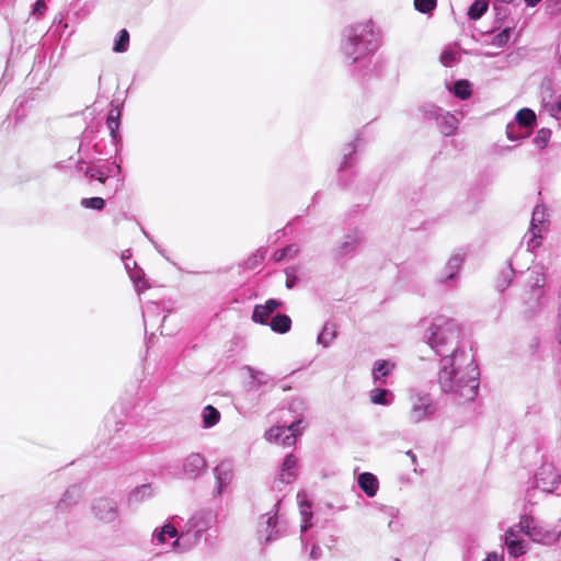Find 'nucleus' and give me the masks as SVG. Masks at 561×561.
I'll list each match as a JSON object with an SVG mask.
<instances>
[{"label": "nucleus", "mask_w": 561, "mask_h": 561, "mask_svg": "<svg viewBox=\"0 0 561 561\" xmlns=\"http://www.w3.org/2000/svg\"><path fill=\"white\" fill-rule=\"evenodd\" d=\"M431 330L430 344L432 347L454 345L458 342L459 330L451 320H444L440 324L435 323Z\"/></svg>", "instance_id": "nucleus-2"}, {"label": "nucleus", "mask_w": 561, "mask_h": 561, "mask_svg": "<svg viewBox=\"0 0 561 561\" xmlns=\"http://www.w3.org/2000/svg\"><path fill=\"white\" fill-rule=\"evenodd\" d=\"M437 125L443 135L450 136L458 128V119L454 115L445 113L437 118Z\"/></svg>", "instance_id": "nucleus-14"}, {"label": "nucleus", "mask_w": 561, "mask_h": 561, "mask_svg": "<svg viewBox=\"0 0 561 561\" xmlns=\"http://www.w3.org/2000/svg\"><path fill=\"white\" fill-rule=\"evenodd\" d=\"M516 122L522 127L533 128L536 124V114L530 108H522L516 114Z\"/></svg>", "instance_id": "nucleus-20"}, {"label": "nucleus", "mask_w": 561, "mask_h": 561, "mask_svg": "<svg viewBox=\"0 0 561 561\" xmlns=\"http://www.w3.org/2000/svg\"><path fill=\"white\" fill-rule=\"evenodd\" d=\"M454 94L460 100H467L471 96V83L468 80H458L454 84Z\"/></svg>", "instance_id": "nucleus-24"}, {"label": "nucleus", "mask_w": 561, "mask_h": 561, "mask_svg": "<svg viewBox=\"0 0 561 561\" xmlns=\"http://www.w3.org/2000/svg\"><path fill=\"white\" fill-rule=\"evenodd\" d=\"M414 7L421 13H430L436 8V0H414Z\"/></svg>", "instance_id": "nucleus-31"}, {"label": "nucleus", "mask_w": 561, "mask_h": 561, "mask_svg": "<svg viewBox=\"0 0 561 561\" xmlns=\"http://www.w3.org/2000/svg\"><path fill=\"white\" fill-rule=\"evenodd\" d=\"M300 423L301 420H297L289 426H273L266 431L265 438L270 443H279L283 446L290 447L296 444L297 437L301 434Z\"/></svg>", "instance_id": "nucleus-3"}, {"label": "nucleus", "mask_w": 561, "mask_h": 561, "mask_svg": "<svg viewBox=\"0 0 561 561\" xmlns=\"http://www.w3.org/2000/svg\"><path fill=\"white\" fill-rule=\"evenodd\" d=\"M520 533L522 531L516 525L511 527L505 534V545L508 553L514 558L520 557L526 552V542L519 539Z\"/></svg>", "instance_id": "nucleus-9"}, {"label": "nucleus", "mask_w": 561, "mask_h": 561, "mask_svg": "<svg viewBox=\"0 0 561 561\" xmlns=\"http://www.w3.org/2000/svg\"><path fill=\"white\" fill-rule=\"evenodd\" d=\"M407 454H408V456L411 457V460L415 463L416 462V456L412 451H408Z\"/></svg>", "instance_id": "nucleus-43"}, {"label": "nucleus", "mask_w": 561, "mask_h": 561, "mask_svg": "<svg viewBox=\"0 0 561 561\" xmlns=\"http://www.w3.org/2000/svg\"><path fill=\"white\" fill-rule=\"evenodd\" d=\"M434 405L430 396H416L412 398L411 410L409 412V421L419 423L426 416L434 413Z\"/></svg>", "instance_id": "nucleus-5"}, {"label": "nucleus", "mask_w": 561, "mask_h": 561, "mask_svg": "<svg viewBox=\"0 0 561 561\" xmlns=\"http://www.w3.org/2000/svg\"><path fill=\"white\" fill-rule=\"evenodd\" d=\"M220 420L219 411L213 405H206L203 410V422L205 427L216 425Z\"/></svg>", "instance_id": "nucleus-22"}, {"label": "nucleus", "mask_w": 561, "mask_h": 561, "mask_svg": "<svg viewBox=\"0 0 561 561\" xmlns=\"http://www.w3.org/2000/svg\"><path fill=\"white\" fill-rule=\"evenodd\" d=\"M95 517L104 523L113 522L117 516L116 504L107 497L96 500L92 506Z\"/></svg>", "instance_id": "nucleus-8"}, {"label": "nucleus", "mask_w": 561, "mask_h": 561, "mask_svg": "<svg viewBox=\"0 0 561 561\" xmlns=\"http://www.w3.org/2000/svg\"><path fill=\"white\" fill-rule=\"evenodd\" d=\"M342 50L346 58L353 62L357 61L367 51V47L364 44L362 33L358 34L356 31L351 33L342 44Z\"/></svg>", "instance_id": "nucleus-6"}, {"label": "nucleus", "mask_w": 561, "mask_h": 561, "mask_svg": "<svg viewBox=\"0 0 561 561\" xmlns=\"http://www.w3.org/2000/svg\"><path fill=\"white\" fill-rule=\"evenodd\" d=\"M489 3L486 0H476L468 10V16L471 20L480 19L488 10Z\"/></svg>", "instance_id": "nucleus-23"}, {"label": "nucleus", "mask_w": 561, "mask_h": 561, "mask_svg": "<svg viewBox=\"0 0 561 561\" xmlns=\"http://www.w3.org/2000/svg\"><path fill=\"white\" fill-rule=\"evenodd\" d=\"M282 306L280 301L268 299L265 305H256L253 309L252 320L260 324H266L270 316Z\"/></svg>", "instance_id": "nucleus-11"}, {"label": "nucleus", "mask_w": 561, "mask_h": 561, "mask_svg": "<svg viewBox=\"0 0 561 561\" xmlns=\"http://www.w3.org/2000/svg\"><path fill=\"white\" fill-rule=\"evenodd\" d=\"M463 262V257L459 254L453 255L447 264H446V274L443 276L444 280L453 278L458 271L460 270V266Z\"/></svg>", "instance_id": "nucleus-21"}, {"label": "nucleus", "mask_w": 561, "mask_h": 561, "mask_svg": "<svg viewBox=\"0 0 561 561\" xmlns=\"http://www.w3.org/2000/svg\"><path fill=\"white\" fill-rule=\"evenodd\" d=\"M456 61V53L453 50H445L440 55V62L445 67H450Z\"/></svg>", "instance_id": "nucleus-34"}, {"label": "nucleus", "mask_w": 561, "mask_h": 561, "mask_svg": "<svg viewBox=\"0 0 561 561\" xmlns=\"http://www.w3.org/2000/svg\"><path fill=\"white\" fill-rule=\"evenodd\" d=\"M297 466V458L294 455H287L284 462H283V473L280 474L282 481L289 483L294 477L295 472L291 470H295Z\"/></svg>", "instance_id": "nucleus-18"}, {"label": "nucleus", "mask_w": 561, "mask_h": 561, "mask_svg": "<svg viewBox=\"0 0 561 561\" xmlns=\"http://www.w3.org/2000/svg\"><path fill=\"white\" fill-rule=\"evenodd\" d=\"M85 175L92 180H96L99 181L100 183L104 184L107 180V175H105L102 171L100 170H94V169H88L85 171Z\"/></svg>", "instance_id": "nucleus-33"}, {"label": "nucleus", "mask_w": 561, "mask_h": 561, "mask_svg": "<svg viewBox=\"0 0 561 561\" xmlns=\"http://www.w3.org/2000/svg\"><path fill=\"white\" fill-rule=\"evenodd\" d=\"M541 0H525V2L527 3V5L529 7H535L537 5Z\"/></svg>", "instance_id": "nucleus-41"}, {"label": "nucleus", "mask_w": 561, "mask_h": 561, "mask_svg": "<svg viewBox=\"0 0 561 561\" xmlns=\"http://www.w3.org/2000/svg\"><path fill=\"white\" fill-rule=\"evenodd\" d=\"M205 465L206 462L202 455L193 453L185 458L183 468L186 474L196 477L204 470Z\"/></svg>", "instance_id": "nucleus-12"}, {"label": "nucleus", "mask_w": 561, "mask_h": 561, "mask_svg": "<svg viewBox=\"0 0 561 561\" xmlns=\"http://www.w3.org/2000/svg\"><path fill=\"white\" fill-rule=\"evenodd\" d=\"M325 330H327V329H324V330H323V332L319 335V340H320V341H321V340H322V337L324 336Z\"/></svg>", "instance_id": "nucleus-46"}, {"label": "nucleus", "mask_w": 561, "mask_h": 561, "mask_svg": "<svg viewBox=\"0 0 561 561\" xmlns=\"http://www.w3.org/2000/svg\"><path fill=\"white\" fill-rule=\"evenodd\" d=\"M517 527L535 542L547 543L552 539V535L548 531H542L541 527L535 525L534 518L528 515L520 517Z\"/></svg>", "instance_id": "nucleus-7"}, {"label": "nucleus", "mask_w": 561, "mask_h": 561, "mask_svg": "<svg viewBox=\"0 0 561 561\" xmlns=\"http://www.w3.org/2000/svg\"><path fill=\"white\" fill-rule=\"evenodd\" d=\"M276 520H275V517L274 516H270L266 520V524L268 526H272V525H275Z\"/></svg>", "instance_id": "nucleus-42"}, {"label": "nucleus", "mask_w": 561, "mask_h": 561, "mask_svg": "<svg viewBox=\"0 0 561 561\" xmlns=\"http://www.w3.org/2000/svg\"><path fill=\"white\" fill-rule=\"evenodd\" d=\"M215 477L218 483L219 493L227 486L232 478V471L228 463H220L215 468Z\"/></svg>", "instance_id": "nucleus-15"}, {"label": "nucleus", "mask_w": 561, "mask_h": 561, "mask_svg": "<svg viewBox=\"0 0 561 561\" xmlns=\"http://www.w3.org/2000/svg\"><path fill=\"white\" fill-rule=\"evenodd\" d=\"M129 43V33L127 30H122L119 32L118 38L115 42L113 50L116 53H124L127 50V46Z\"/></svg>", "instance_id": "nucleus-26"}, {"label": "nucleus", "mask_w": 561, "mask_h": 561, "mask_svg": "<svg viewBox=\"0 0 561 561\" xmlns=\"http://www.w3.org/2000/svg\"><path fill=\"white\" fill-rule=\"evenodd\" d=\"M559 482V474L550 463H543L535 474V485L543 492H553Z\"/></svg>", "instance_id": "nucleus-4"}, {"label": "nucleus", "mask_w": 561, "mask_h": 561, "mask_svg": "<svg viewBox=\"0 0 561 561\" xmlns=\"http://www.w3.org/2000/svg\"><path fill=\"white\" fill-rule=\"evenodd\" d=\"M550 137H551V131L547 128H541L537 131L536 137L534 138V141L539 148L543 149L547 146Z\"/></svg>", "instance_id": "nucleus-30"}, {"label": "nucleus", "mask_w": 561, "mask_h": 561, "mask_svg": "<svg viewBox=\"0 0 561 561\" xmlns=\"http://www.w3.org/2000/svg\"><path fill=\"white\" fill-rule=\"evenodd\" d=\"M286 285H287V287L291 288L294 283L291 280H287Z\"/></svg>", "instance_id": "nucleus-44"}, {"label": "nucleus", "mask_w": 561, "mask_h": 561, "mask_svg": "<svg viewBox=\"0 0 561 561\" xmlns=\"http://www.w3.org/2000/svg\"><path fill=\"white\" fill-rule=\"evenodd\" d=\"M119 119H121V111L118 106H115L110 110L107 119H106V126L111 130V135L115 137L116 130L119 127Z\"/></svg>", "instance_id": "nucleus-25"}, {"label": "nucleus", "mask_w": 561, "mask_h": 561, "mask_svg": "<svg viewBox=\"0 0 561 561\" xmlns=\"http://www.w3.org/2000/svg\"><path fill=\"white\" fill-rule=\"evenodd\" d=\"M45 10H46L45 1L44 0H37L35 5H34L33 13L36 14V15H43Z\"/></svg>", "instance_id": "nucleus-38"}, {"label": "nucleus", "mask_w": 561, "mask_h": 561, "mask_svg": "<svg viewBox=\"0 0 561 561\" xmlns=\"http://www.w3.org/2000/svg\"><path fill=\"white\" fill-rule=\"evenodd\" d=\"M320 554H321V549L319 547H317V546H313L311 551H310L311 558L317 559V558L320 557Z\"/></svg>", "instance_id": "nucleus-40"}, {"label": "nucleus", "mask_w": 561, "mask_h": 561, "mask_svg": "<svg viewBox=\"0 0 561 561\" xmlns=\"http://www.w3.org/2000/svg\"><path fill=\"white\" fill-rule=\"evenodd\" d=\"M502 3H511L513 0H499Z\"/></svg>", "instance_id": "nucleus-45"}, {"label": "nucleus", "mask_w": 561, "mask_h": 561, "mask_svg": "<svg viewBox=\"0 0 561 561\" xmlns=\"http://www.w3.org/2000/svg\"><path fill=\"white\" fill-rule=\"evenodd\" d=\"M358 485L370 497L376 495L379 488L377 478L370 472L358 476Z\"/></svg>", "instance_id": "nucleus-13"}, {"label": "nucleus", "mask_w": 561, "mask_h": 561, "mask_svg": "<svg viewBox=\"0 0 561 561\" xmlns=\"http://www.w3.org/2000/svg\"><path fill=\"white\" fill-rule=\"evenodd\" d=\"M178 535V530L172 525H165L162 527L161 531L156 535V540L158 543H164L167 541V537L174 538Z\"/></svg>", "instance_id": "nucleus-28"}, {"label": "nucleus", "mask_w": 561, "mask_h": 561, "mask_svg": "<svg viewBox=\"0 0 561 561\" xmlns=\"http://www.w3.org/2000/svg\"><path fill=\"white\" fill-rule=\"evenodd\" d=\"M297 252H298L297 247L291 244V245H288V247H286L284 249L275 251V253L273 254L272 259L275 262H280V261H283L286 257L295 256L297 254Z\"/></svg>", "instance_id": "nucleus-27"}, {"label": "nucleus", "mask_w": 561, "mask_h": 561, "mask_svg": "<svg viewBox=\"0 0 561 561\" xmlns=\"http://www.w3.org/2000/svg\"><path fill=\"white\" fill-rule=\"evenodd\" d=\"M388 391L386 389L376 388L371 391V402L375 404H387Z\"/></svg>", "instance_id": "nucleus-32"}, {"label": "nucleus", "mask_w": 561, "mask_h": 561, "mask_svg": "<svg viewBox=\"0 0 561 561\" xmlns=\"http://www.w3.org/2000/svg\"><path fill=\"white\" fill-rule=\"evenodd\" d=\"M502 274L504 276L503 283L496 284V287L500 288L501 290H503L504 288H506L510 285L512 276H513V271L510 267H505V268H503Z\"/></svg>", "instance_id": "nucleus-36"}, {"label": "nucleus", "mask_w": 561, "mask_h": 561, "mask_svg": "<svg viewBox=\"0 0 561 561\" xmlns=\"http://www.w3.org/2000/svg\"><path fill=\"white\" fill-rule=\"evenodd\" d=\"M510 38V28H506L502 32H500L495 37H494V44L496 45H504L507 43Z\"/></svg>", "instance_id": "nucleus-37"}, {"label": "nucleus", "mask_w": 561, "mask_h": 561, "mask_svg": "<svg viewBox=\"0 0 561 561\" xmlns=\"http://www.w3.org/2000/svg\"><path fill=\"white\" fill-rule=\"evenodd\" d=\"M81 205L84 208L102 210L105 206V201L102 197H88L81 201Z\"/></svg>", "instance_id": "nucleus-29"}, {"label": "nucleus", "mask_w": 561, "mask_h": 561, "mask_svg": "<svg viewBox=\"0 0 561 561\" xmlns=\"http://www.w3.org/2000/svg\"><path fill=\"white\" fill-rule=\"evenodd\" d=\"M546 285V274L542 267H534L528 271L527 287L533 291L537 298L543 295V287Z\"/></svg>", "instance_id": "nucleus-10"}, {"label": "nucleus", "mask_w": 561, "mask_h": 561, "mask_svg": "<svg viewBox=\"0 0 561 561\" xmlns=\"http://www.w3.org/2000/svg\"><path fill=\"white\" fill-rule=\"evenodd\" d=\"M485 561H503V554L497 552H490L486 556Z\"/></svg>", "instance_id": "nucleus-39"}, {"label": "nucleus", "mask_w": 561, "mask_h": 561, "mask_svg": "<svg viewBox=\"0 0 561 561\" xmlns=\"http://www.w3.org/2000/svg\"><path fill=\"white\" fill-rule=\"evenodd\" d=\"M270 325L274 332L283 334L290 330L291 319L286 314H276Z\"/></svg>", "instance_id": "nucleus-19"}, {"label": "nucleus", "mask_w": 561, "mask_h": 561, "mask_svg": "<svg viewBox=\"0 0 561 561\" xmlns=\"http://www.w3.org/2000/svg\"><path fill=\"white\" fill-rule=\"evenodd\" d=\"M396 368V363H391L386 359H379L375 363L374 369H373V378L375 381L381 380V378L387 377L390 375L392 369Z\"/></svg>", "instance_id": "nucleus-16"}, {"label": "nucleus", "mask_w": 561, "mask_h": 561, "mask_svg": "<svg viewBox=\"0 0 561 561\" xmlns=\"http://www.w3.org/2000/svg\"><path fill=\"white\" fill-rule=\"evenodd\" d=\"M355 153V148L352 145H348L346 149L344 150V160L341 161L337 165V170H344L351 165V163L347 162L346 157L351 158Z\"/></svg>", "instance_id": "nucleus-35"}, {"label": "nucleus", "mask_w": 561, "mask_h": 561, "mask_svg": "<svg viewBox=\"0 0 561 561\" xmlns=\"http://www.w3.org/2000/svg\"><path fill=\"white\" fill-rule=\"evenodd\" d=\"M537 214H538V211L535 210L533 221H531V229H530L531 238L527 242L528 249H530V250H535L541 245V239H542L541 233L543 230V226L535 224Z\"/></svg>", "instance_id": "nucleus-17"}, {"label": "nucleus", "mask_w": 561, "mask_h": 561, "mask_svg": "<svg viewBox=\"0 0 561 561\" xmlns=\"http://www.w3.org/2000/svg\"><path fill=\"white\" fill-rule=\"evenodd\" d=\"M438 382L445 392L459 394L465 401H471L478 393V367L472 356L466 352L453 351L440 362Z\"/></svg>", "instance_id": "nucleus-1"}]
</instances>
